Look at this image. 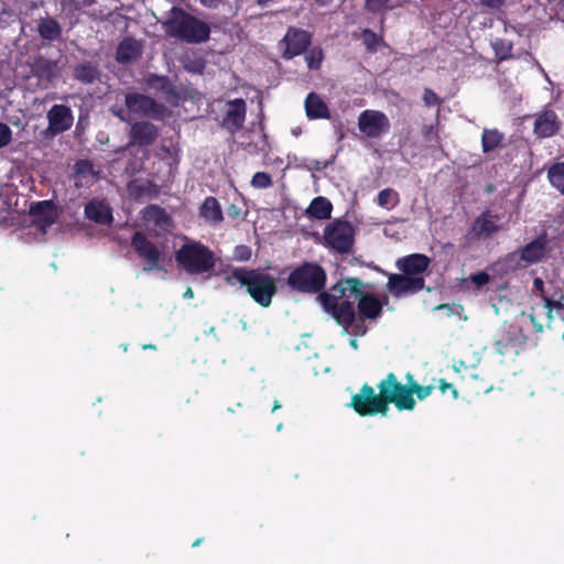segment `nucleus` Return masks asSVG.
<instances>
[{
  "label": "nucleus",
  "instance_id": "obj_9",
  "mask_svg": "<svg viewBox=\"0 0 564 564\" xmlns=\"http://www.w3.org/2000/svg\"><path fill=\"white\" fill-rule=\"evenodd\" d=\"M131 247L137 256L144 261V271L161 270L163 252L143 231H134L131 236Z\"/></svg>",
  "mask_w": 564,
  "mask_h": 564
},
{
  "label": "nucleus",
  "instance_id": "obj_21",
  "mask_svg": "<svg viewBox=\"0 0 564 564\" xmlns=\"http://www.w3.org/2000/svg\"><path fill=\"white\" fill-rule=\"evenodd\" d=\"M561 129V121L552 109H545L535 116L533 132L538 139L555 135Z\"/></svg>",
  "mask_w": 564,
  "mask_h": 564
},
{
  "label": "nucleus",
  "instance_id": "obj_41",
  "mask_svg": "<svg viewBox=\"0 0 564 564\" xmlns=\"http://www.w3.org/2000/svg\"><path fill=\"white\" fill-rule=\"evenodd\" d=\"M389 2L390 0H366L365 8L370 13H380L392 9Z\"/></svg>",
  "mask_w": 564,
  "mask_h": 564
},
{
  "label": "nucleus",
  "instance_id": "obj_59",
  "mask_svg": "<svg viewBox=\"0 0 564 564\" xmlns=\"http://www.w3.org/2000/svg\"><path fill=\"white\" fill-rule=\"evenodd\" d=\"M184 296H185V297H193V291H192V289H191V288H188V289L186 290V292L184 293Z\"/></svg>",
  "mask_w": 564,
  "mask_h": 564
},
{
  "label": "nucleus",
  "instance_id": "obj_52",
  "mask_svg": "<svg viewBox=\"0 0 564 564\" xmlns=\"http://www.w3.org/2000/svg\"><path fill=\"white\" fill-rule=\"evenodd\" d=\"M438 383V388L442 391V393H445L447 390H451L454 399L458 398V392L452 383L446 382L445 379H440Z\"/></svg>",
  "mask_w": 564,
  "mask_h": 564
},
{
  "label": "nucleus",
  "instance_id": "obj_38",
  "mask_svg": "<svg viewBox=\"0 0 564 564\" xmlns=\"http://www.w3.org/2000/svg\"><path fill=\"white\" fill-rule=\"evenodd\" d=\"M308 69L318 70L324 61V52L321 46L308 47L304 53Z\"/></svg>",
  "mask_w": 564,
  "mask_h": 564
},
{
  "label": "nucleus",
  "instance_id": "obj_39",
  "mask_svg": "<svg viewBox=\"0 0 564 564\" xmlns=\"http://www.w3.org/2000/svg\"><path fill=\"white\" fill-rule=\"evenodd\" d=\"M361 40L367 51L370 53L377 52L378 47L383 43V37L381 35L376 34L370 29L362 30Z\"/></svg>",
  "mask_w": 564,
  "mask_h": 564
},
{
  "label": "nucleus",
  "instance_id": "obj_28",
  "mask_svg": "<svg viewBox=\"0 0 564 564\" xmlns=\"http://www.w3.org/2000/svg\"><path fill=\"white\" fill-rule=\"evenodd\" d=\"M100 70L98 66L91 62H83L75 65L73 69L74 79L82 84L90 85L99 79Z\"/></svg>",
  "mask_w": 564,
  "mask_h": 564
},
{
  "label": "nucleus",
  "instance_id": "obj_6",
  "mask_svg": "<svg viewBox=\"0 0 564 564\" xmlns=\"http://www.w3.org/2000/svg\"><path fill=\"white\" fill-rule=\"evenodd\" d=\"M326 280V271L321 264L305 261L290 272L286 284L294 292L318 296L324 292Z\"/></svg>",
  "mask_w": 564,
  "mask_h": 564
},
{
  "label": "nucleus",
  "instance_id": "obj_57",
  "mask_svg": "<svg viewBox=\"0 0 564 564\" xmlns=\"http://www.w3.org/2000/svg\"><path fill=\"white\" fill-rule=\"evenodd\" d=\"M436 310H448L451 311V306L448 304H441L438 306H436Z\"/></svg>",
  "mask_w": 564,
  "mask_h": 564
},
{
  "label": "nucleus",
  "instance_id": "obj_1",
  "mask_svg": "<svg viewBox=\"0 0 564 564\" xmlns=\"http://www.w3.org/2000/svg\"><path fill=\"white\" fill-rule=\"evenodd\" d=\"M364 283L358 278H345L337 281L330 292H322L318 300L324 311L332 315L339 326L354 323L355 301L362 292Z\"/></svg>",
  "mask_w": 564,
  "mask_h": 564
},
{
  "label": "nucleus",
  "instance_id": "obj_24",
  "mask_svg": "<svg viewBox=\"0 0 564 564\" xmlns=\"http://www.w3.org/2000/svg\"><path fill=\"white\" fill-rule=\"evenodd\" d=\"M142 54L141 44L133 37L123 39L116 51V59L120 64H129Z\"/></svg>",
  "mask_w": 564,
  "mask_h": 564
},
{
  "label": "nucleus",
  "instance_id": "obj_56",
  "mask_svg": "<svg viewBox=\"0 0 564 564\" xmlns=\"http://www.w3.org/2000/svg\"><path fill=\"white\" fill-rule=\"evenodd\" d=\"M555 0H535L536 3L541 4V6H549L551 4L552 2H554Z\"/></svg>",
  "mask_w": 564,
  "mask_h": 564
},
{
  "label": "nucleus",
  "instance_id": "obj_19",
  "mask_svg": "<svg viewBox=\"0 0 564 564\" xmlns=\"http://www.w3.org/2000/svg\"><path fill=\"white\" fill-rule=\"evenodd\" d=\"M47 131L52 135H57L72 128L74 117L68 106L53 105L51 109L47 111Z\"/></svg>",
  "mask_w": 564,
  "mask_h": 564
},
{
  "label": "nucleus",
  "instance_id": "obj_26",
  "mask_svg": "<svg viewBox=\"0 0 564 564\" xmlns=\"http://www.w3.org/2000/svg\"><path fill=\"white\" fill-rule=\"evenodd\" d=\"M305 111L310 119H329L330 112L326 102L315 93H310L305 99Z\"/></svg>",
  "mask_w": 564,
  "mask_h": 564
},
{
  "label": "nucleus",
  "instance_id": "obj_16",
  "mask_svg": "<svg viewBox=\"0 0 564 564\" xmlns=\"http://www.w3.org/2000/svg\"><path fill=\"white\" fill-rule=\"evenodd\" d=\"M424 288V276H411L402 272L400 274H390L387 283V289L395 297L419 293Z\"/></svg>",
  "mask_w": 564,
  "mask_h": 564
},
{
  "label": "nucleus",
  "instance_id": "obj_4",
  "mask_svg": "<svg viewBox=\"0 0 564 564\" xmlns=\"http://www.w3.org/2000/svg\"><path fill=\"white\" fill-rule=\"evenodd\" d=\"M175 261L189 274H204L214 271L216 256L200 241L186 240L175 252Z\"/></svg>",
  "mask_w": 564,
  "mask_h": 564
},
{
  "label": "nucleus",
  "instance_id": "obj_20",
  "mask_svg": "<svg viewBox=\"0 0 564 564\" xmlns=\"http://www.w3.org/2000/svg\"><path fill=\"white\" fill-rule=\"evenodd\" d=\"M431 258L424 253H411L399 258L395 262V267L402 273L411 276H423L430 265Z\"/></svg>",
  "mask_w": 564,
  "mask_h": 564
},
{
  "label": "nucleus",
  "instance_id": "obj_15",
  "mask_svg": "<svg viewBox=\"0 0 564 564\" xmlns=\"http://www.w3.org/2000/svg\"><path fill=\"white\" fill-rule=\"evenodd\" d=\"M143 84L148 89L161 94L164 100L171 106H178L182 100L181 90L165 75L149 74L143 78Z\"/></svg>",
  "mask_w": 564,
  "mask_h": 564
},
{
  "label": "nucleus",
  "instance_id": "obj_17",
  "mask_svg": "<svg viewBox=\"0 0 564 564\" xmlns=\"http://www.w3.org/2000/svg\"><path fill=\"white\" fill-rule=\"evenodd\" d=\"M247 116V104L242 98H236L226 102V111L220 126L231 134L240 131Z\"/></svg>",
  "mask_w": 564,
  "mask_h": 564
},
{
  "label": "nucleus",
  "instance_id": "obj_31",
  "mask_svg": "<svg viewBox=\"0 0 564 564\" xmlns=\"http://www.w3.org/2000/svg\"><path fill=\"white\" fill-rule=\"evenodd\" d=\"M143 218L162 229H167L172 226L171 216L159 205H149L145 207L143 210Z\"/></svg>",
  "mask_w": 564,
  "mask_h": 564
},
{
  "label": "nucleus",
  "instance_id": "obj_51",
  "mask_svg": "<svg viewBox=\"0 0 564 564\" xmlns=\"http://www.w3.org/2000/svg\"><path fill=\"white\" fill-rule=\"evenodd\" d=\"M533 290L538 292L539 296L543 300L547 296L545 289H544V281L536 276L533 279Z\"/></svg>",
  "mask_w": 564,
  "mask_h": 564
},
{
  "label": "nucleus",
  "instance_id": "obj_10",
  "mask_svg": "<svg viewBox=\"0 0 564 564\" xmlns=\"http://www.w3.org/2000/svg\"><path fill=\"white\" fill-rule=\"evenodd\" d=\"M350 406L360 416L387 415L378 394L368 383H365L359 392L351 397Z\"/></svg>",
  "mask_w": 564,
  "mask_h": 564
},
{
  "label": "nucleus",
  "instance_id": "obj_25",
  "mask_svg": "<svg viewBox=\"0 0 564 564\" xmlns=\"http://www.w3.org/2000/svg\"><path fill=\"white\" fill-rule=\"evenodd\" d=\"M30 214L44 227L52 226L57 217L55 205L52 200L33 203L30 207Z\"/></svg>",
  "mask_w": 564,
  "mask_h": 564
},
{
  "label": "nucleus",
  "instance_id": "obj_46",
  "mask_svg": "<svg viewBox=\"0 0 564 564\" xmlns=\"http://www.w3.org/2000/svg\"><path fill=\"white\" fill-rule=\"evenodd\" d=\"M12 141V130L7 123L0 122V149L7 147Z\"/></svg>",
  "mask_w": 564,
  "mask_h": 564
},
{
  "label": "nucleus",
  "instance_id": "obj_8",
  "mask_svg": "<svg viewBox=\"0 0 564 564\" xmlns=\"http://www.w3.org/2000/svg\"><path fill=\"white\" fill-rule=\"evenodd\" d=\"M550 252L549 239L546 234H541L534 238L531 242L527 243L517 251L508 253L503 261L508 263L517 262L518 260L525 262L527 264H533L542 262L547 258Z\"/></svg>",
  "mask_w": 564,
  "mask_h": 564
},
{
  "label": "nucleus",
  "instance_id": "obj_2",
  "mask_svg": "<svg viewBox=\"0 0 564 564\" xmlns=\"http://www.w3.org/2000/svg\"><path fill=\"white\" fill-rule=\"evenodd\" d=\"M226 283H239L247 294L261 307H269L278 293L276 280L261 269L234 268L225 278Z\"/></svg>",
  "mask_w": 564,
  "mask_h": 564
},
{
  "label": "nucleus",
  "instance_id": "obj_11",
  "mask_svg": "<svg viewBox=\"0 0 564 564\" xmlns=\"http://www.w3.org/2000/svg\"><path fill=\"white\" fill-rule=\"evenodd\" d=\"M312 43V34L308 31L290 26L280 41V48L282 51V58L292 59L295 56L303 54Z\"/></svg>",
  "mask_w": 564,
  "mask_h": 564
},
{
  "label": "nucleus",
  "instance_id": "obj_40",
  "mask_svg": "<svg viewBox=\"0 0 564 564\" xmlns=\"http://www.w3.org/2000/svg\"><path fill=\"white\" fill-rule=\"evenodd\" d=\"M273 184L272 177L267 172H257L251 178V186L254 188L265 189Z\"/></svg>",
  "mask_w": 564,
  "mask_h": 564
},
{
  "label": "nucleus",
  "instance_id": "obj_37",
  "mask_svg": "<svg viewBox=\"0 0 564 564\" xmlns=\"http://www.w3.org/2000/svg\"><path fill=\"white\" fill-rule=\"evenodd\" d=\"M400 203L399 193L392 188H384L379 192L377 204L384 209H392Z\"/></svg>",
  "mask_w": 564,
  "mask_h": 564
},
{
  "label": "nucleus",
  "instance_id": "obj_7",
  "mask_svg": "<svg viewBox=\"0 0 564 564\" xmlns=\"http://www.w3.org/2000/svg\"><path fill=\"white\" fill-rule=\"evenodd\" d=\"M324 243L340 254L352 251L355 228L348 220L335 219L326 225L323 234Z\"/></svg>",
  "mask_w": 564,
  "mask_h": 564
},
{
  "label": "nucleus",
  "instance_id": "obj_35",
  "mask_svg": "<svg viewBox=\"0 0 564 564\" xmlns=\"http://www.w3.org/2000/svg\"><path fill=\"white\" fill-rule=\"evenodd\" d=\"M495 56L498 62H503L512 58L513 43L505 39H496L491 43Z\"/></svg>",
  "mask_w": 564,
  "mask_h": 564
},
{
  "label": "nucleus",
  "instance_id": "obj_18",
  "mask_svg": "<svg viewBox=\"0 0 564 564\" xmlns=\"http://www.w3.org/2000/svg\"><path fill=\"white\" fill-rule=\"evenodd\" d=\"M500 218L490 210L482 212L471 224L467 236L471 240H481L492 237L500 230Z\"/></svg>",
  "mask_w": 564,
  "mask_h": 564
},
{
  "label": "nucleus",
  "instance_id": "obj_61",
  "mask_svg": "<svg viewBox=\"0 0 564 564\" xmlns=\"http://www.w3.org/2000/svg\"><path fill=\"white\" fill-rule=\"evenodd\" d=\"M143 349H155V346L152 344L143 345Z\"/></svg>",
  "mask_w": 564,
  "mask_h": 564
},
{
  "label": "nucleus",
  "instance_id": "obj_58",
  "mask_svg": "<svg viewBox=\"0 0 564 564\" xmlns=\"http://www.w3.org/2000/svg\"><path fill=\"white\" fill-rule=\"evenodd\" d=\"M203 540H204L203 538L196 539V540L193 542L192 546H193V547L198 546V545L203 542Z\"/></svg>",
  "mask_w": 564,
  "mask_h": 564
},
{
  "label": "nucleus",
  "instance_id": "obj_42",
  "mask_svg": "<svg viewBox=\"0 0 564 564\" xmlns=\"http://www.w3.org/2000/svg\"><path fill=\"white\" fill-rule=\"evenodd\" d=\"M74 170L77 175H83V176L90 175L91 176L95 174L93 162L89 160H86V159L78 160L74 165Z\"/></svg>",
  "mask_w": 564,
  "mask_h": 564
},
{
  "label": "nucleus",
  "instance_id": "obj_62",
  "mask_svg": "<svg viewBox=\"0 0 564 564\" xmlns=\"http://www.w3.org/2000/svg\"><path fill=\"white\" fill-rule=\"evenodd\" d=\"M350 344H351V346H354L355 348L357 347V340H356V339H351Z\"/></svg>",
  "mask_w": 564,
  "mask_h": 564
},
{
  "label": "nucleus",
  "instance_id": "obj_29",
  "mask_svg": "<svg viewBox=\"0 0 564 564\" xmlns=\"http://www.w3.org/2000/svg\"><path fill=\"white\" fill-rule=\"evenodd\" d=\"M333 205L324 196L315 197L306 209V214L312 219L326 220L332 216Z\"/></svg>",
  "mask_w": 564,
  "mask_h": 564
},
{
  "label": "nucleus",
  "instance_id": "obj_3",
  "mask_svg": "<svg viewBox=\"0 0 564 564\" xmlns=\"http://www.w3.org/2000/svg\"><path fill=\"white\" fill-rule=\"evenodd\" d=\"M163 28L169 36L186 43H202L210 35V28L206 22L177 7L171 9Z\"/></svg>",
  "mask_w": 564,
  "mask_h": 564
},
{
  "label": "nucleus",
  "instance_id": "obj_50",
  "mask_svg": "<svg viewBox=\"0 0 564 564\" xmlns=\"http://www.w3.org/2000/svg\"><path fill=\"white\" fill-rule=\"evenodd\" d=\"M522 316L525 315L524 312H522L521 314ZM528 318L530 319L533 328H534V332L540 334L543 332V324L538 319L536 315H535V307H531L530 308V312L527 314Z\"/></svg>",
  "mask_w": 564,
  "mask_h": 564
},
{
  "label": "nucleus",
  "instance_id": "obj_14",
  "mask_svg": "<svg viewBox=\"0 0 564 564\" xmlns=\"http://www.w3.org/2000/svg\"><path fill=\"white\" fill-rule=\"evenodd\" d=\"M358 129L368 138H379L389 131L390 121L382 111L367 109L358 117Z\"/></svg>",
  "mask_w": 564,
  "mask_h": 564
},
{
  "label": "nucleus",
  "instance_id": "obj_27",
  "mask_svg": "<svg viewBox=\"0 0 564 564\" xmlns=\"http://www.w3.org/2000/svg\"><path fill=\"white\" fill-rule=\"evenodd\" d=\"M85 215L89 220L106 225L112 220L111 209L102 202L91 200L85 206Z\"/></svg>",
  "mask_w": 564,
  "mask_h": 564
},
{
  "label": "nucleus",
  "instance_id": "obj_33",
  "mask_svg": "<svg viewBox=\"0 0 564 564\" xmlns=\"http://www.w3.org/2000/svg\"><path fill=\"white\" fill-rule=\"evenodd\" d=\"M505 135L498 129H484L481 135V148L484 153H489L502 147Z\"/></svg>",
  "mask_w": 564,
  "mask_h": 564
},
{
  "label": "nucleus",
  "instance_id": "obj_63",
  "mask_svg": "<svg viewBox=\"0 0 564 564\" xmlns=\"http://www.w3.org/2000/svg\"><path fill=\"white\" fill-rule=\"evenodd\" d=\"M560 3L564 7V0H560Z\"/></svg>",
  "mask_w": 564,
  "mask_h": 564
},
{
  "label": "nucleus",
  "instance_id": "obj_53",
  "mask_svg": "<svg viewBox=\"0 0 564 564\" xmlns=\"http://www.w3.org/2000/svg\"><path fill=\"white\" fill-rule=\"evenodd\" d=\"M434 390V386H421L420 388H417V392L415 393V395L417 397V399L420 401L426 399Z\"/></svg>",
  "mask_w": 564,
  "mask_h": 564
},
{
  "label": "nucleus",
  "instance_id": "obj_32",
  "mask_svg": "<svg viewBox=\"0 0 564 564\" xmlns=\"http://www.w3.org/2000/svg\"><path fill=\"white\" fill-rule=\"evenodd\" d=\"M37 32L43 40L56 41L62 35V28L54 18H45L39 22Z\"/></svg>",
  "mask_w": 564,
  "mask_h": 564
},
{
  "label": "nucleus",
  "instance_id": "obj_45",
  "mask_svg": "<svg viewBox=\"0 0 564 564\" xmlns=\"http://www.w3.org/2000/svg\"><path fill=\"white\" fill-rule=\"evenodd\" d=\"M423 101L426 107L438 106L442 100L438 95L431 88H425L423 91Z\"/></svg>",
  "mask_w": 564,
  "mask_h": 564
},
{
  "label": "nucleus",
  "instance_id": "obj_55",
  "mask_svg": "<svg viewBox=\"0 0 564 564\" xmlns=\"http://www.w3.org/2000/svg\"><path fill=\"white\" fill-rule=\"evenodd\" d=\"M546 318H547V324L546 326L550 327L551 326V323L553 322L554 317H553V311H546Z\"/></svg>",
  "mask_w": 564,
  "mask_h": 564
},
{
  "label": "nucleus",
  "instance_id": "obj_49",
  "mask_svg": "<svg viewBox=\"0 0 564 564\" xmlns=\"http://www.w3.org/2000/svg\"><path fill=\"white\" fill-rule=\"evenodd\" d=\"M475 6L485 7L492 10H499L503 7L506 0H473Z\"/></svg>",
  "mask_w": 564,
  "mask_h": 564
},
{
  "label": "nucleus",
  "instance_id": "obj_34",
  "mask_svg": "<svg viewBox=\"0 0 564 564\" xmlns=\"http://www.w3.org/2000/svg\"><path fill=\"white\" fill-rule=\"evenodd\" d=\"M406 383L405 384H402L401 383V393H403V397H405V411H412L414 408H415V399L413 398V395L417 392V388L421 387V384L417 383V381H415L413 379V376L411 373H408L406 375Z\"/></svg>",
  "mask_w": 564,
  "mask_h": 564
},
{
  "label": "nucleus",
  "instance_id": "obj_43",
  "mask_svg": "<svg viewBox=\"0 0 564 564\" xmlns=\"http://www.w3.org/2000/svg\"><path fill=\"white\" fill-rule=\"evenodd\" d=\"M252 251L249 246L238 245L234 249V259L240 262H247L251 259Z\"/></svg>",
  "mask_w": 564,
  "mask_h": 564
},
{
  "label": "nucleus",
  "instance_id": "obj_36",
  "mask_svg": "<svg viewBox=\"0 0 564 564\" xmlns=\"http://www.w3.org/2000/svg\"><path fill=\"white\" fill-rule=\"evenodd\" d=\"M547 177L552 186L564 194V161L554 163L547 171Z\"/></svg>",
  "mask_w": 564,
  "mask_h": 564
},
{
  "label": "nucleus",
  "instance_id": "obj_60",
  "mask_svg": "<svg viewBox=\"0 0 564 564\" xmlns=\"http://www.w3.org/2000/svg\"><path fill=\"white\" fill-rule=\"evenodd\" d=\"M281 408V404L279 403V401H274V404H273V408H272V411L274 412L275 410L280 409Z\"/></svg>",
  "mask_w": 564,
  "mask_h": 564
},
{
  "label": "nucleus",
  "instance_id": "obj_47",
  "mask_svg": "<svg viewBox=\"0 0 564 564\" xmlns=\"http://www.w3.org/2000/svg\"><path fill=\"white\" fill-rule=\"evenodd\" d=\"M561 300H564V295H562L560 300H555L547 295L542 300L543 306L546 311L564 310V304L561 302Z\"/></svg>",
  "mask_w": 564,
  "mask_h": 564
},
{
  "label": "nucleus",
  "instance_id": "obj_30",
  "mask_svg": "<svg viewBox=\"0 0 564 564\" xmlns=\"http://www.w3.org/2000/svg\"><path fill=\"white\" fill-rule=\"evenodd\" d=\"M199 215L206 221L213 224H219L224 219L220 204L214 196H208L204 199L199 209Z\"/></svg>",
  "mask_w": 564,
  "mask_h": 564
},
{
  "label": "nucleus",
  "instance_id": "obj_48",
  "mask_svg": "<svg viewBox=\"0 0 564 564\" xmlns=\"http://www.w3.org/2000/svg\"><path fill=\"white\" fill-rule=\"evenodd\" d=\"M470 281L474 283L477 288H482L490 281V276L485 271H479L477 273H474L470 275Z\"/></svg>",
  "mask_w": 564,
  "mask_h": 564
},
{
  "label": "nucleus",
  "instance_id": "obj_12",
  "mask_svg": "<svg viewBox=\"0 0 564 564\" xmlns=\"http://www.w3.org/2000/svg\"><path fill=\"white\" fill-rule=\"evenodd\" d=\"M129 123V141L122 148V151L132 147H138L140 149L149 148L155 143L160 135L159 128L150 121L140 120L133 122L130 121Z\"/></svg>",
  "mask_w": 564,
  "mask_h": 564
},
{
  "label": "nucleus",
  "instance_id": "obj_5",
  "mask_svg": "<svg viewBox=\"0 0 564 564\" xmlns=\"http://www.w3.org/2000/svg\"><path fill=\"white\" fill-rule=\"evenodd\" d=\"M126 109L115 111V116L123 122H130L131 116L164 120L171 117V110L153 97L141 93H128L124 96Z\"/></svg>",
  "mask_w": 564,
  "mask_h": 564
},
{
  "label": "nucleus",
  "instance_id": "obj_44",
  "mask_svg": "<svg viewBox=\"0 0 564 564\" xmlns=\"http://www.w3.org/2000/svg\"><path fill=\"white\" fill-rule=\"evenodd\" d=\"M365 319L364 317H359L357 318V316L355 315V318H354V323H351L350 325L348 326H343L346 330H348L349 328H351L352 333L356 335V336H364L366 333H367V326L365 324Z\"/></svg>",
  "mask_w": 564,
  "mask_h": 564
},
{
  "label": "nucleus",
  "instance_id": "obj_23",
  "mask_svg": "<svg viewBox=\"0 0 564 564\" xmlns=\"http://www.w3.org/2000/svg\"><path fill=\"white\" fill-rule=\"evenodd\" d=\"M357 302L360 317L366 319H376L381 316L382 304L373 294L365 293L362 291Z\"/></svg>",
  "mask_w": 564,
  "mask_h": 564
},
{
  "label": "nucleus",
  "instance_id": "obj_54",
  "mask_svg": "<svg viewBox=\"0 0 564 564\" xmlns=\"http://www.w3.org/2000/svg\"><path fill=\"white\" fill-rule=\"evenodd\" d=\"M227 213L231 217H238L240 215V209L235 205H230L227 209Z\"/></svg>",
  "mask_w": 564,
  "mask_h": 564
},
{
  "label": "nucleus",
  "instance_id": "obj_22",
  "mask_svg": "<svg viewBox=\"0 0 564 564\" xmlns=\"http://www.w3.org/2000/svg\"><path fill=\"white\" fill-rule=\"evenodd\" d=\"M31 72L39 82L44 84L46 87L59 76L57 62L48 59L42 55L34 57L31 64Z\"/></svg>",
  "mask_w": 564,
  "mask_h": 564
},
{
  "label": "nucleus",
  "instance_id": "obj_13",
  "mask_svg": "<svg viewBox=\"0 0 564 564\" xmlns=\"http://www.w3.org/2000/svg\"><path fill=\"white\" fill-rule=\"evenodd\" d=\"M377 387L379 389V393H377L378 398L387 412L391 403L394 404L399 411L405 410L404 404L406 399L403 397V393H401V382L398 381L393 372H389Z\"/></svg>",
  "mask_w": 564,
  "mask_h": 564
}]
</instances>
